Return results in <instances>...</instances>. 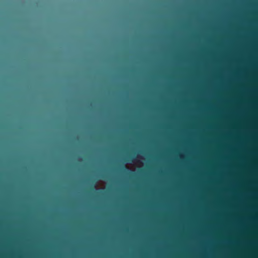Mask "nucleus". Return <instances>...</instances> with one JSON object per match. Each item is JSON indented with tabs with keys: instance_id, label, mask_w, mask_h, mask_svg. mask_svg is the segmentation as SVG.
<instances>
[{
	"instance_id": "obj_1",
	"label": "nucleus",
	"mask_w": 258,
	"mask_h": 258,
	"mask_svg": "<svg viewBox=\"0 0 258 258\" xmlns=\"http://www.w3.org/2000/svg\"><path fill=\"white\" fill-rule=\"evenodd\" d=\"M124 2L150 3H219L222 6V26H226V4H258V1H124Z\"/></svg>"
},
{
	"instance_id": "obj_2",
	"label": "nucleus",
	"mask_w": 258,
	"mask_h": 258,
	"mask_svg": "<svg viewBox=\"0 0 258 258\" xmlns=\"http://www.w3.org/2000/svg\"><path fill=\"white\" fill-rule=\"evenodd\" d=\"M15 1H0V2H15ZM21 2L22 1H20ZM24 2H26L27 1H24Z\"/></svg>"
}]
</instances>
